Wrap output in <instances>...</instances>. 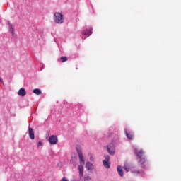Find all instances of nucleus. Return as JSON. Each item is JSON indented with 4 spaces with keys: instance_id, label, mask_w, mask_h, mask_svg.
I'll list each match as a JSON object with an SVG mask.
<instances>
[{
    "instance_id": "obj_17",
    "label": "nucleus",
    "mask_w": 181,
    "mask_h": 181,
    "mask_svg": "<svg viewBox=\"0 0 181 181\" xmlns=\"http://www.w3.org/2000/svg\"><path fill=\"white\" fill-rule=\"evenodd\" d=\"M10 30L12 33V35H13V28H12V25L10 24Z\"/></svg>"
},
{
    "instance_id": "obj_15",
    "label": "nucleus",
    "mask_w": 181,
    "mask_h": 181,
    "mask_svg": "<svg viewBox=\"0 0 181 181\" xmlns=\"http://www.w3.org/2000/svg\"><path fill=\"white\" fill-rule=\"evenodd\" d=\"M91 180V177L90 176H86V177H84L83 178V181H90Z\"/></svg>"
},
{
    "instance_id": "obj_7",
    "label": "nucleus",
    "mask_w": 181,
    "mask_h": 181,
    "mask_svg": "<svg viewBox=\"0 0 181 181\" xmlns=\"http://www.w3.org/2000/svg\"><path fill=\"white\" fill-rule=\"evenodd\" d=\"M18 95H20V97H25V95H26V90H25V88H21L18 90Z\"/></svg>"
},
{
    "instance_id": "obj_18",
    "label": "nucleus",
    "mask_w": 181,
    "mask_h": 181,
    "mask_svg": "<svg viewBox=\"0 0 181 181\" xmlns=\"http://www.w3.org/2000/svg\"><path fill=\"white\" fill-rule=\"evenodd\" d=\"M90 160L93 162L94 160V158L93 157V155H90Z\"/></svg>"
},
{
    "instance_id": "obj_23",
    "label": "nucleus",
    "mask_w": 181,
    "mask_h": 181,
    "mask_svg": "<svg viewBox=\"0 0 181 181\" xmlns=\"http://www.w3.org/2000/svg\"><path fill=\"white\" fill-rule=\"evenodd\" d=\"M137 173H140V172H139V171H137Z\"/></svg>"
},
{
    "instance_id": "obj_5",
    "label": "nucleus",
    "mask_w": 181,
    "mask_h": 181,
    "mask_svg": "<svg viewBox=\"0 0 181 181\" xmlns=\"http://www.w3.org/2000/svg\"><path fill=\"white\" fill-rule=\"evenodd\" d=\"M107 152L110 155H114L115 153V148H114V144L107 146Z\"/></svg>"
},
{
    "instance_id": "obj_19",
    "label": "nucleus",
    "mask_w": 181,
    "mask_h": 181,
    "mask_svg": "<svg viewBox=\"0 0 181 181\" xmlns=\"http://www.w3.org/2000/svg\"><path fill=\"white\" fill-rule=\"evenodd\" d=\"M61 181H69V180L66 179V177H63Z\"/></svg>"
},
{
    "instance_id": "obj_3",
    "label": "nucleus",
    "mask_w": 181,
    "mask_h": 181,
    "mask_svg": "<svg viewBox=\"0 0 181 181\" xmlns=\"http://www.w3.org/2000/svg\"><path fill=\"white\" fill-rule=\"evenodd\" d=\"M54 21L55 23L62 24L64 22V17L62 13L56 12L54 14Z\"/></svg>"
},
{
    "instance_id": "obj_22",
    "label": "nucleus",
    "mask_w": 181,
    "mask_h": 181,
    "mask_svg": "<svg viewBox=\"0 0 181 181\" xmlns=\"http://www.w3.org/2000/svg\"><path fill=\"white\" fill-rule=\"evenodd\" d=\"M124 169L126 170V172H128V168H127V167H124Z\"/></svg>"
},
{
    "instance_id": "obj_8",
    "label": "nucleus",
    "mask_w": 181,
    "mask_h": 181,
    "mask_svg": "<svg viewBox=\"0 0 181 181\" xmlns=\"http://www.w3.org/2000/svg\"><path fill=\"white\" fill-rule=\"evenodd\" d=\"M86 168L87 170H93V169H94V165H93V163L88 161L86 163Z\"/></svg>"
},
{
    "instance_id": "obj_1",
    "label": "nucleus",
    "mask_w": 181,
    "mask_h": 181,
    "mask_svg": "<svg viewBox=\"0 0 181 181\" xmlns=\"http://www.w3.org/2000/svg\"><path fill=\"white\" fill-rule=\"evenodd\" d=\"M76 151L79 157V162L81 163L78 167V170H79V177L80 179H83V176H84V165H86V161L84 160V156H83L81 149L76 148Z\"/></svg>"
},
{
    "instance_id": "obj_2",
    "label": "nucleus",
    "mask_w": 181,
    "mask_h": 181,
    "mask_svg": "<svg viewBox=\"0 0 181 181\" xmlns=\"http://www.w3.org/2000/svg\"><path fill=\"white\" fill-rule=\"evenodd\" d=\"M134 152H135L136 156H137L138 163H139L140 165H144V163L146 162V159L144 156V150L142 149L139 150L135 148Z\"/></svg>"
},
{
    "instance_id": "obj_14",
    "label": "nucleus",
    "mask_w": 181,
    "mask_h": 181,
    "mask_svg": "<svg viewBox=\"0 0 181 181\" xmlns=\"http://www.w3.org/2000/svg\"><path fill=\"white\" fill-rule=\"evenodd\" d=\"M61 60H62V63L67 62V60H68L67 57H64V56L61 57Z\"/></svg>"
},
{
    "instance_id": "obj_16",
    "label": "nucleus",
    "mask_w": 181,
    "mask_h": 181,
    "mask_svg": "<svg viewBox=\"0 0 181 181\" xmlns=\"http://www.w3.org/2000/svg\"><path fill=\"white\" fill-rule=\"evenodd\" d=\"M105 160H106L107 162H110V156H105Z\"/></svg>"
},
{
    "instance_id": "obj_20",
    "label": "nucleus",
    "mask_w": 181,
    "mask_h": 181,
    "mask_svg": "<svg viewBox=\"0 0 181 181\" xmlns=\"http://www.w3.org/2000/svg\"><path fill=\"white\" fill-rule=\"evenodd\" d=\"M37 146H38V147H39V146H42V143H41L40 141L38 142Z\"/></svg>"
},
{
    "instance_id": "obj_6",
    "label": "nucleus",
    "mask_w": 181,
    "mask_h": 181,
    "mask_svg": "<svg viewBox=\"0 0 181 181\" xmlns=\"http://www.w3.org/2000/svg\"><path fill=\"white\" fill-rule=\"evenodd\" d=\"M28 135L30 139H35V132H33V129L30 127L28 128Z\"/></svg>"
},
{
    "instance_id": "obj_10",
    "label": "nucleus",
    "mask_w": 181,
    "mask_h": 181,
    "mask_svg": "<svg viewBox=\"0 0 181 181\" xmlns=\"http://www.w3.org/2000/svg\"><path fill=\"white\" fill-rule=\"evenodd\" d=\"M103 166L105 168H107V169H110V168L111 167V164L110 163V161L103 160Z\"/></svg>"
},
{
    "instance_id": "obj_9",
    "label": "nucleus",
    "mask_w": 181,
    "mask_h": 181,
    "mask_svg": "<svg viewBox=\"0 0 181 181\" xmlns=\"http://www.w3.org/2000/svg\"><path fill=\"white\" fill-rule=\"evenodd\" d=\"M117 172L121 177L124 176V170H122V167L118 165L117 166Z\"/></svg>"
},
{
    "instance_id": "obj_12",
    "label": "nucleus",
    "mask_w": 181,
    "mask_h": 181,
    "mask_svg": "<svg viewBox=\"0 0 181 181\" xmlns=\"http://www.w3.org/2000/svg\"><path fill=\"white\" fill-rule=\"evenodd\" d=\"M126 136L128 138V139H130L131 141H132V139H134V134H132V133H128L126 132Z\"/></svg>"
},
{
    "instance_id": "obj_4",
    "label": "nucleus",
    "mask_w": 181,
    "mask_h": 181,
    "mask_svg": "<svg viewBox=\"0 0 181 181\" xmlns=\"http://www.w3.org/2000/svg\"><path fill=\"white\" fill-rule=\"evenodd\" d=\"M49 142L51 145H56V144L58 142L57 136H50L49 138Z\"/></svg>"
},
{
    "instance_id": "obj_11",
    "label": "nucleus",
    "mask_w": 181,
    "mask_h": 181,
    "mask_svg": "<svg viewBox=\"0 0 181 181\" xmlns=\"http://www.w3.org/2000/svg\"><path fill=\"white\" fill-rule=\"evenodd\" d=\"M33 93L36 94V95H40L42 94V90L39 88H36L33 90Z\"/></svg>"
},
{
    "instance_id": "obj_21",
    "label": "nucleus",
    "mask_w": 181,
    "mask_h": 181,
    "mask_svg": "<svg viewBox=\"0 0 181 181\" xmlns=\"http://www.w3.org/2000/svg\"><path fill=\"white\" fill-rule=\"evenodd\" d=\"M0 81L4 84V80H2V78H0Z\"/></svg>"
},
{
    "instance_id": "obj_13",
    "label": "nucleus",
    "mask_w": 181,
    "mask_h": 181,
    "mask_svg": "<svg viewBox=\"0 0 181 181\" xmlns=\"http://www.w3.org/2000/svg\"><path fill=\"white\" fill-rule=\"evenodd\" d=\"M91 29L90 30H86L85 31L83 32V35H85L86 36H90V35H91L92 32H91Z\"/></svg>"
}]
</instances>
